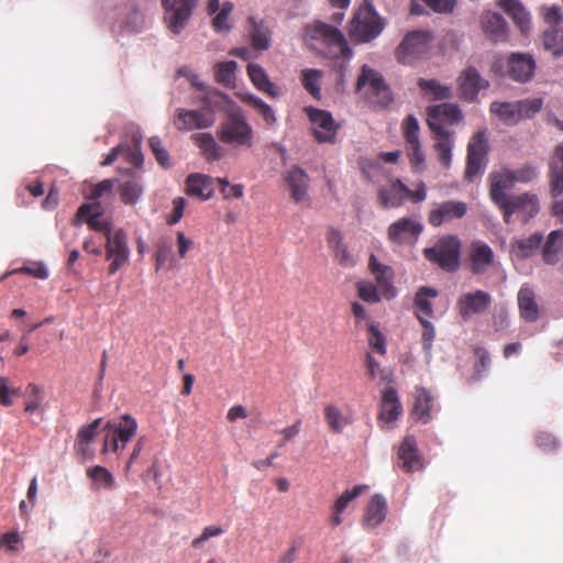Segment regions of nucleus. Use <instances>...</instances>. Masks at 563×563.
I'll return each mask as SVG.
<instances>
[{"instance_id":"obj_29","label":"nucleus","mask_w":563,"mask_h":563,"mask_svg":"<svg viewBox=\"0 0 563 563\" xmlns=\"http://www.w3.org/2000/svg\"><path fill=\"white\" fill-rule=\"evenodd\" d=\"M124 174L130 179L121 183L118 187L120 199L124 205H135L143 195L142 175L135 169H125Z\"/></svg>"},{"instance_id":"obj_54","label":"nucleus","mask_w":563,"mask_h":563,"mask_svg":"<svg viewBox=\"0 0 563 563\" xmlns=\"http://www.w3.org/2000/svg\"><path fill=\"white\" fill-rule=\"evenodd\" d=\"M238 64L234 60L218 63L214 66L216 80L224 87H233Z\"/></svg>"},{"instance_id":"obj_5","label":"nucleus","mask_w":563,"mask_h":563,"mask_svg":"<svg viewBox=\"0 0 563 563\" xmlns=\"http://www.w3.org/2000/svg\"><path fill=\"white\" fill-rule=\"evenodd\" d=\"M104 430L106 435L102 453H107L108 451L120 453L136 434L137 422L130 413H124L119 421H108L104 426Z\"/></svg>"},{"instance_id":"obj_45","label":"nucleus","mask_w":563,"mask_h":563,"mask_svg":"<svg viewBox=\"0 0 563 563\" xmlns=\"http://www.w3.org/2000/svg\"><path fill=\"white\" fill-rule=\"evenodd\" d=\"M366 486L357 485L352 489L345 490L334 503L332 507V515L330 517V525L338 527L342 523L341 514L346 509L347 505L358 497Z\"/></svg>"},{"instance_id":"obj_48","label":"nucleus","mask_w":563,"mask_h":563,"mask_svg":"<svg viewBox=\"0 0 563 563\" xmlns=\"http://www.w3.org/2000/svg\"><path fill=\"white\" fill-rule=\"evenodd\" d=\"M86 475L91 479L96 489L112 490L115 487V478L108 468L101 465H95L87 468Z\"/></svg>"},{"instance_id":"obj_27","label":"nucleus","mask_w":563,"mask_h":563,"mask_svg":"<svg viewBox=\"0 0 563 563\" xmlns=\"http://www.w3.org/2000/svg\"><path fill=\"white\" fill-rule=\"evenodd\" d=\"M488 82L483 79L474 67L466 68L459 77V87L462 98L467 101H474L482 89H485Z\"/></svg>"},{"instance_id":"obj_57","label":"nucleus","mask_w":563,"mask_h":563,"mask_svg":"<svg viewBox=\"0 0 563 563\" xmlns=\"http://www.w3.org/2000/svg\"><path fill=\"white\" fill-rule=\"evenodd\" d=\"M510 174L515 184H529L538 178L539 170L533 164L526 163L518 168H510Z\"/></svg>"},{"instance_id":"obj_40","label":"nucleus","mask_w":563,"mask_h":563,"mask_svg":"<svg viewBox=\"0 0 563 563\" xmlns=\"http://www.w3.org/2000/svg\"><path fill=\"white\" fill-rule=\"evenodd\" d=\"M433 398L431 394L423 387H418L415 390V402L412 408V416L415 419L422 423H428L431 420V408Z\"/></svg>"},{"instance_id":"obj_52","label":"nucleus","mask_w":563,"mask_h":563,"mask_svg":"<svg viewBox=\"0 0 563 563\" xmlns=\"http://www.w3.org/2000/svg\"><path fill=\"white\" fill-rule=\"evenodd\" d=\"M324 420L334 433H341L346 426L352 423V419L343 415L334 405H327L324 407Z\"/></svg>"},{"instance_id":"obj_25","label":"nucleus","mask_w":563,"mask_h":563,"mask_svg":"<svg viewBox=\"0 0 563 563\" xmlns=\"http://www.w3.org/2000/svg\"><path fill=\"white\" fill-rule=\"evenodd\" d=\"M306 34L311 40L322 41L327 45L338 46L341 53L349 51L342 32L323 22H314L307 27Z\"/></svg>"},{"instance_id":"obj_16","label":"nucleus","mask_w":563,"mask_h":563,"mask_svg":"<svg viewBox=\"0 0 563 563\" xmlns=\"http://www.w3.org/2000/svg\"><path fill=\"white\" fill-rule=\"evenodd\" d=\"M216 122V115L203 110H187L179 108L176 110L174 125L179 131L202 130L211 128Z\"/></svg>"},{"instance_id":"obj_53","label":"nucleus","mask_w":563,"mask_h":563,"mask_svg":"<svg viewBox=\"0 0 563 563\" xmlns=\"http://www.w3.org/2000/svg\"><path fill=\"white\" fill-rule=\"evenodd\" d=\"M418 86L424 92L432 95L435 100H445L452 98V89L449 86L441 85L435 79L420 78Z\"/></svg>"},{"instance_id":"obj_22","label":"nucleus","mask_w":563,"mask_h":563,"mask_svg":"<svg viewBox=\"0 0 563 563\" xmlns=\"http://www.w3.org/2000/svg\"><path fill=\"white\" fill-rule=\"evenodd\" d=\"M103 211L100 201L82 203L78 208L76 217L84 219L91 230L102 232L106 239H109V235L113 234L114 231L111 229L110 221L101 219Z\"/></svg>"},{"instance_id":"obj_2","label":"nucleus","mask_w":563,"mask_h":563,"mask_svg":"<svg viewBox=\"0 0 563 563\" xmlns=\"http://www.w3.org/2000/svg\"><path fill=\"white\" fill-rule=\"evenodd\" d=\"M217 135L224 144L251 147L254 132L243 110L233 104L227 111L225 119L220 123Z\"/></svg>"},{"instance_id":"obj_8","label":"nucleus","mask_w":563,"mask_h":563,"mask_svg":"<svg viewBox=\"0 0 563 563\" xmlns=\"http://www.w3.org/2000/svg\"><path fill=\"white\" fill-rule=\"evenodd\" d=\"M541 12L548 24L542 42L545 51L554 57L563 56V14L558 5L542 7Z\"/></svg>"},{"instance_id":"obj_63","label":"nucleus","mask_w":563,"mask_h":563,"mask_svg":"<svg viewBox=\"0 0 563 563\" xmlns=\"http://www.w3.org/2000/svg\"><path fill=\"white\" fill-rule=\"evenodd\" d=\"M357 295L358 297L369 303H376L380 300V292L378 288L372 283H357Z\"/></svg>"},{"instance_id":"obj_4","label":"nucleus","mask_w":563,"mask_h":563,"mask_svg":"<svg viewBox=\"0 0 563 563\" xmlns=\"http://www.w3.org/2000/svg\"><path fill=\"white\" fill-rule=\"evenodd\" d=\"M384 26L372 1L364 0L351 21L350 35L357 43H368L382 33Z\"/></svg>"},{"instance_id":"obj_34","label":"nucleus","mask_w":563,"mask_h":563,"mask_svg":"<svg viewBox=\"0 0 563 563\" xmlns=\"http://www.w3.org/2000/svg\"><path fill=\"white\" fill-rule=\"evenodd\" d=\"M308 175L298 166H292L285 175V181L287 183L291 197L296 202H301L307 197L308 189Z\"/></svg>"},{"instance_id":"obj_42","label":"nucleus","mask_w":563,"mask_h":563,"mask_svg":"<svg viewBox=\"0 0 563 563\" xmlns=\"http://www.w3.org/2000/svg\"><path fill=\"white\" fill-rule=\"evenodd\" d=\"M191 140L198 146L208 162L219 161L222 157V148L210 133H195Z\"/></svg>"},{"instance_id":"obj_64","label":"nucleus","mask_w":563,"mask_h":563,"mask_svg":"<svg viewBox=\"0 0 563 563\" xmlns=\"http://www.w3.org/2000/svg\"><path fill=\"white\" fill-rule=\"evenodd\" d=\"M518 109L520 110V120L522 118H532L542 108L541 99H527L517 101Z\"/></svg>"},{"instance_id":"obj_62","label":"nucleus","mask_w":563,"mask_h":563,"mask_svg":"<svg viewBox=\"0 0 563 563\" xmlns=\"http://www.w3.org/2000/svg\"><path fill=\"white\" fill-rule=\"evenodd\" d=\"M367 328L369 332V346L380 355L386 354V339L385 335L380 332L378 325L375 324L374 322H369Z\"/></svg>"},{"instance_id":"obj_59","label":"nucleus","mask_w":563,"mask_h":563,"mask_svg":"<svg viewBox=\"0 0 563 563\" xmlns=\"http://www.w3.org/2000/svg\"><path fill=\"white\" fill-rule=\"evenodd\" d=\"M233 8L234 5L230 1L222 3L220 11L212 19V26L217 32H229L231 30L228 19Z\"/></svg>"},{"instance_id":"obj_7","label":"nucleus","mask_w":563,"mask_h":563,"mask_svg":"<svg viewBox=\"0 0 563 563\" xmlns=\"http://www.w3.org/2000/svg\"><path fill=\"white\" fill-rule=\"evenodd\" d=\"M498 209L501 211L506 224L511 223L515 214L526 224L539 213L540 201L536 194L526 191L511 196Z\"/></svg>"},{"instance_id":"obj_38","label":"nucleus","mask_w":563,"mask_h":563,"mask_svg":"<svg viewBox=\"0 0 563 563\" xmlns=\"http://www.w3.org/2000/svg\"><path fill=\"white\" fill-rule=\"evenodd\" d=\"M438 296V291L434 288L422 286L416 292L413 303H415V314L417 319H429L434 316V311L432 308V299Z\"/></svg>"},{"instance_id":"obj_14","label":"nucleus","mask_w":563,"mask_h":563,"mask_svg":"<svg viewBox=\"0 0 563 563\" xmlns=\"http://www.w3.org/2000/svg\"><path fill=\"white\" fill-rule=\"evenodd\" d=\"M365 86L369 87L372 93L378 98V102L383 107L388 106L393 101L390 88L383 75L367 65H363L361 69V75L356 81V90L360 91Z\"/></svg>"},{"instance_id":"obj_24","label":"nucleus","mask_w":563,"mask_h":563,"mask_svg":"<svg viewBox=\"0 0 563 563\" xmlns=\"http://www.w3.org/2000/svg\"><path fill=\"white\" fill-rule=\"evenodd\" d=\"M368 268L375 277V286L378 288L382 297H384L385 299H393L394 297H396L397 290L393 284V268L390 266L379 263L374 254L369 256Z\"/></svg>"},{"instance_id":"obj_30","label":"nucleus","mask_w":563,"mask_h":563,"mask_svg":"<svg viewBox=\"0 0 563 563\" xmlns=\"http://www.w3.org/2000/svg\"><path fill=\"white\" fill-rule=\"evenodd\" d=\"M325 240L329 250L333 253L335 261L344 267L352 266L354 261L344 243L343 234L340 230L329 227L327 229Z\"/></svg>"},{"instance_id":"obj_31","label":"nucleus","mask_w":563,"mask_h":563,"mask_svg":"<svg viewBox=\"0 0 563 563\" xmlns=\"http://www.w3.org/2000/svg\"><path fill=\"white\" fill-rule=\"evenodd\" d=\"M122 157L126 163L139 168L143 164V155L141 152L140 143L136 142L134 146L121 143L113 147L110 153L104 157L101 165L109 166L114 163L115 159Z\"/></svg>"},{"instance_id":"obj_35","label":"nucleus","mask_w":563,"mask_h":563,"mask_svg":"<svg viewBox=\"0 0 563 563\" xmlns=\"http://www.w3.org/2000/svg\"><path fill=\"white\" fill-rule=\"evenodd\" d=\"M402 413V406L394 387H388L383 391L379 419L386 422L397 420Z\"/></svg>"},{"instance_id":"obj_12","label":"nucleus","mask_w":563,"mask_h":563,"mask_svg":"<svg viewBox=\"0 0 563 563\" xmlns=\"http://www.w3.org/2000/svg\"><path fill=\"white\" fill-rule=\"evenodd\" d=\"M196 0H162L167 29L179 34L187 25Z\"/></svg>"},{"instance_id":"obj_60","label":"nucleus","mask_w":563,"mask_h":563,"mask_svg":"<svg viewBox=\"0 0 563 563\" xmlns=\"http://www.w3.org/2000/svg\"><path fill=\"white\" fill-rule=\"evenodd\" d=\"M172 255V244L168 239L161 238L156 243V250L154 252L155 260V269L159 271L165 263L170 258Z\"/></svg>"},{"instance_id":"obj_26","label":"nucleus","mask_w":563,"mask_h":563,"mask_svg":"<svg viewBox=\"0 0 563 563\" xmlns=\"http://www.w3.org/2000/svg\"><path fill=\"white\" fill-rule=\"evenodd\" d=\"M409 188L400 180L395 179L378 189V200L383 208L395 209L408 199Z\"/></svg>"},{"instance_id":"obj_1","label":"nucleus","mask_w":563,"mask_h":563,"mask_svg":"<svg viewBox=\"0 0 563 563\" xmlns=\"http://www.w3.org/2000/svg\"><path fill=\"white\" fill-rule=\"evenodd\" d=\"M427 123L434 137V150L444 168L450 167L453 148V131L448 126L457 124L463 115L457 104L441 103L427 109Z\"/></svg>"},{"instance_id":"obj_17","label":"nucleus","mask_w":563,"mask_h":563,"mask_svg":"<svg viewBox=\"0 0 563 563\" xmlns=\"http://www.w3.org/2000/svg\"><path fill=\"white\" fill-rule=\"evenodd\" d=\"M492 303V296L484 290L462 294L456 300V310L466 321L475 314L484 313Z\"/></svg>"},{"instance_id":"obj_11","label":"nucleus","mask_w":563,"mask_h":563,"mask_svg":"<svg viewBox=\"0 0 563 563\" xmlns=\"http://www.w3.org/2000/svg\"><path fill=\"white\" fill-rule=\"evenodd\" d=\"M305 112L312 124V134L319 143H335L340 124L327 110L306 107Z\"/></svg>"},{"instance_id":"obj_21","label":"nucleus","mask_w":563,"mask_h":563,"mask_svg":"<svg viewBox=\"0 0 563 563\" xmlns=\"http://www.w3.org/2000/svg\"><path fill=\"white\" fill-rule=\"evenodd\" d=\"M423 230V225L411 219L400 218L388 227L387 235L390 242L395 244H406L417 240Z\"/></svg>"},{"instance_id":"obj_33","label":"nucleus","mask_w":563,"mask_h":563,"mask_svg":"<svg viewBox=\"0 0 563 563\" xmlns=\"http://www.w3.org/2000/svg\"><path fill=\"white\" fill-rule=\"evenodd\" d=\"M213 179L202 174H190L186 179V194L201 200H208L213 195Z\"/></svg>"},{"instance_id":"obj_49","label":"nucleus","mask_w":563,"mask_h":563,"mask_svg":"<svg viewBox=\"0 0 563 563\" xmlns=\"http://www.w3.org/2000/svg\"><path fill=\"white\" fill-rule=\"evenodd\" d=\"M543 235L533 233L527 239H517L512 242V253L519 258L530 257L541 245Z\"/></svg>"},{"instance_id":"obj_3","label":"nucleus","mask_w":563,"mask_h":563,"mask_svg":"<svg viewBox=\"0 0 563 563\" xmlns=\"http://www.w3.org/2000/svg\"><path fill=\"white\" fill-rule=\"evenodd\" d=\"M461 240L455 235L440 238L431 247L423 249L427 261L439 266L442 271L454 273L461 265Z\"/></svg>"},{"instance_id":"obj_23","label":"nucleus","mask_w":563,"mask_h":563,"mask_svg":"<svg viewBox=\"0 0 563 563\" xmlns=\"http://www.w3.org/2000/svg\"><path fill=\"white\" fill-rule=\"evenodd\" d=\"M398 466L406 473L421 471L423 459L419 453L417 440L413 435H407L398 449Z\"/></svg>"},{"instance_id":"obj_9","label":"nucleus","mask_w":563,"mask_h":563,"mask_svg":"<svg viewBox=\"0 0 563 563\" xmlns=\"http://www.w3.org/2000/svg\"><path fill=\"white\" fill-rule=\"evenodd\" d=\"M402 136L410 165L415 172L424 168V154L420 143V126L413 114L407 115L401 122Z\"/></svg>"},{"instance_id":"obj_19","label":"nucleus","mask_w":563,"mask_h":563,"mask_svg":"<svg viewBox=\"0 0 563 563\" xmlns=\"http://www.w3.org/2000/svg\"><path fill=\"white\" fill-rule=\"evenodd\" d=\"M536 68V59L528 53H511L508 57L507 75L517 82L525 84L530 81Z\"/></svg>"},{"instance_id":"obj_39","label":"nucleus","mask_w":563,"mask_h":563,"mask_svg":"<svg viewBox=\"0 0 563 563\" xmlns=\"http://www.w3.org/2000/svg\"><path fill=\"white\" fill-rule=\"evenodd\" d=\"M247 75L252 81V84L262 92H265L272 98H276L279 96V90L275 87V85L269 80L265 69L258 64H249L247 65Z\"/></svg>"},{"instance_id":"obj_56","label":"nucleus","mask_w":563,"mask_h":563,"mask_svg":"<svg viewBox=\"0 0 563 563\" xmlns=\"http://www.w3.org/2000/svg\"><path fill=\"white\" fill-rule=\"evenodd\" d=\"M322 73L318 69H303L301 71V82L305 89L313 97L319 99L321 96L320 79Z\"/></svg>"},{"instance_id":"obj_43","label":"nucleus","mask_w":563,"mask_h":563,"mask_svg":"<svg viewBox=\"0 0 563 563\" xmlns=\"http://www.w3.org/2000/svg\"><path fill=\"white\" fill-rule=\"evenodd\" d=\"M499 7L514 20L522 32L530 27V16L519 0H499Z\"/></svg>"},{"instance_id":"obj_37","label":"nucleus","mask_w":563,"mask_h":563,"mask_svg":"<svg viewBox=\"0 0 563 563\" xmlns=\"http://www.w3.org/2000/svg\"><path fill=\"white\" fill-rule=\"evenodd\" d=\"M387 503L382 495H374L366 506L363 525L365 528H376L386 518Z\"/></svg>"},{"instance_id":"obj_55","label":"nucleus","mask_w":563,"mask_h":563,"mask_svg":"<svg viewBox=\"0 0 563 563\" xmlns=\"http://www.w3.org/2000/svg\"><path fill=\"white\" fill-rule=\"evenodd\" d=\"M44 400V393L41 386L30 383L25 388V407L24 411L32 413L38 410Z\"/></svg>"},{"instance_id":"obj_36","label":"nucleus","mask_w":563,"mask_h":563,"mask_svg":"<svg viewBox=\"0 0 563 563\" xmlns=\"http://www.w3.org/2000/svg\"><path fill=\"white\" fill-rule=\"evenodd\" d=\"M517 300L520 317L527 322H536L540 313L534 291L528 286H522L518 291Z\"/></svg>"},{"instance_id":"obj_15","label":"nucleus","mask_w":563,"mask_h":563,"mask_svg":"<svg viewBox=\"0 0 563 563\" xmlns=\"http://www.w3.org/2000/svg\"><path fill=\"white\" fill-rule=\"evenodd\" d=\"M515 186L509 167H501L488 175L489 198L497 208L512 196L508 191Z\"/></svg>"},{"instance_id":"obj_10","label":"nucleus","mask_w":563,"mask_h":563,"mask_svg":"<svg viewBox=\"0 0 563 563\" xmlns=\"http://www.w3.org/2000/svg\"><path fill=\"white\" fill-rule=\"evenodd\" d=\"M488 144L484 131L476 132L467 145L466 168L464 177L468 181L481 175L486 166Z\"/></svg>"},{"instance_id":"obj_50","label":"nucleus","mask_w":563,"mask_h":563,"mask_svg":"<svg viewBox=\"0 0 563 563\" xmlns=\"http://www.w3.org/2000/svg\"><path fill=\"white\" fill-rule=\"evenodd\" d=\"M202 109L216 115L217 111L224 110L225 104L233 102L230 98L217 89L207 88L201 98Z\"/></svg>"},{"instance_id":"obj_44","label":"nucleus","mask_w":563,"mask_h":563,"mask_svg":"<svg viewBox=\"0 0 563 563\" xmlns=\"http://www.w3.org/2000/svg\"><path fill=\"white\" fill-rule=\"evenodd\" d=\"M145 18L139 10L130 11L122 21H118L113 32L118 35L136 34L145 29Z\"/></svg>"},{"instance_id":"obj_61","label":"nucleus","mask_w":563,"mask_h":563,"mask_svg":"<svg viewBox=\"0 0 563 563\" xmlns=\"http://www.w3.org/2000/svg\"><path fill=\"white\" fill-rule=\"evenodd\" d=\"M419 322H420V324L422 327L421 342H422L423 352L428 356H431L432 345H433V341H434V338H435L434 325L431 323V321H429V319L420 318Z\"/></svg>"},{"instance_id":"obj_41","label":"nucleus","mask_w":563,"mask_h":563,"mask_svg":"<svg viewBox=\"0 0 563 563\" xmlns=\"http://www.w3.org/2000/svg\"><path fill=\"white\" fill-rule=\"evenodd\" d=\"M482 26L484 32L489 35L494 42L501 41L506 36L507 23L498 13H484L482 16Z\"/></svg>"},{"instance_id":"obj_20","label":"nucleus","mask_w":563,"mask_h":563,"mask_svg":"<svg viewBox=\"0 0 563 563\" xmlns=\"http://www.w3.org/2000/svg\"><path fill=\"white\" fill-rule=\"evenodd\" d=\"M470 271L475 275H482L495 263L493 249L483 241H473L467 253Z\"/></svg>"},{"instance_id":"obj_18","label":"nucleus","mask_w":563,"mask_h":563,"mask_svg":"<svg viewBox=\"0 0 563 563\" xmlns=\"http://www.w3.org/2000/svg\"><path fill=\"white\" fill-rule=\"evenodd\" d=\"M467 203L464 201L446 200L435 203L429 211L428 222L433 228H438L445 222L462 219L467 213Z\"/></svg>"},{"instance_id":"obj_6","label":"nucleus","mask_w":563,"mask_h":563,"mask_svg":"<svg viewBox=\"0 0 563 563\" xmlns=\"http://www.w3.org/2000/svg\"><path fill=\"white\" fill-rule=\"evenodd\" d=\"M432 35L427 31L408 32L395 49V58L401 65H413L430 51Z\"/></svg>"},{"instance_id":"obj_46","label":"nucleus","mask_w":563,"mask_h":563,"mask_svg":"<svg viewBox=\"0 0 563 563\" xmlns=\"http://www.w3.org/2000/svg\"><path fill=\"white\" fill-rule=\"evenodd\" d=\"M236 97L242 102L253 107L257 111V113L263 118L266 125L272 126L276 123L277 119L273 108L269 104H267L264 100L252 93L245 92H238Z\"/></svg>"},{"instance_id":"obj_13","label":"nucleus","mask_w":563,"mask_h":563,"mask_svg":"<svg viewBox=\"0 0 563 563\" xmlns=\"http://www.w3.org/2000/svg\"><path fill=\"white\" fill-rule=\"evenodd\" d=\"M106 260L110 262L108 273L115 274L130 260V249L128 245L126 233L122 230H115L113 234L109 235L106 242Z\"/></svg>"},{"instance_id":"obj_32","label":"nucleus","mask_w":563,"mask_h":563,"mask_svg":"<svg viewBox=\"0 0 563 563\" xmlns=\"http://www.w3.org/2000/svg\"><path fill=\"white\" fill-rule=\"evenodd\" d=\"M247 33L251 45L256 51H266L271 46V31L264 19L254 15L247 18Z\"/></svg>"},{"instance_id":"obj_51","label":"nucleus","mask_w":563,"mask_h":563,"mask_svg":"<svg viewBox=\"0 0 563 563\" xmlns=\"http://www.w3.org/2000/svg\"><path fill=\"white\" fill-rule=\"evenodd\" d=\"M563 250V230L552 231L542 249L543 260L548 264H555L558 255Z\"/></svg>"},{"instance_id":"obj_47","label":"nucleus","mask_w":563,"mask_h":563,"mask_svg":"<svg viewBox=\"0 0 563 563\" xmlns=\"http://www.w3.org/2000/svg\"><path fill=\"white\" fill-rule=\"evenodd\" d=\"M490 112L507 125H515L520 121V110L516 102L494 101L489 108Z\"/></svg>"},{"instance_id":"obj_58","label":"nucleus","mask_w":563,"mask_h":563,"mask_svg":"<svg viewBox=\"0 0 563 563\" xmlns=\"http://www.w3.org/2000/svg\"><path fill=\"white\" fill-rule=\"evenodd\" d=\"M148 145L158 165L165 169L169 168L172 166L170 157L167 150L163 146L162 140L158 136H152L148 139Z\"/></svg>"},{"instance_id":"obj_28","label":"nucleus","mask_w":563,"mask_h":563,"mask_svg":"<svg viewBox=\"0 0 563 563\" xmlns=\"http://www.w3.org/2000/svg\"><path fill=\"white\" fill-rule=\"evenodd\" d=\"M101 421V418H97L91 423L82 426L77 432L74 448L76 453L85 460H90L93 457L91 443L98 433Z\"/></svg>"}]
</instances>
